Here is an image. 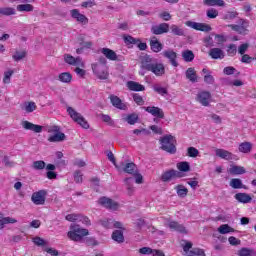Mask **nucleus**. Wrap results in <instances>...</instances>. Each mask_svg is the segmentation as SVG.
I'll list each match as a JSON object with an SVG mask.
<instances>
[{
  "instance_id": "32",
  "label": "nucleus",
  "mask_w": 256,
  "mask_h": 256,
  "mask_svg": "<svg viewBox=\"0 0 256 256\" xmlns=\"http://www.w3.org/2000/svg\"><path fill=\"white\" fill-rule=\"evenodd\" d=\"M230 187H232V189H247V187L243 185V181L239 178H232L230 180Z\"/></svg>"
},
{
  "instance_id": "38",
  "label": "nucleus",
  "mask_w": 256,
  "mask_h": 256,
  "mask_svg": "<svg viewBox=\"0 0 256 256\" xmlns=\"http://www.w3.org/2000/svg\"><path fill=\"white\" fill-rule=\"evenodd\" d=\"M176 167L178 171H182L183 173H189V171H191V165L189 162H179Z\"/></svg>"
},
{
  "instance_id": "51",
  "label": "nucleus",
  "mask_w": 256,
  "mask_h": 256,
  "mask_svg": "<svg viewBox=\"0 0 256 256\" xmlns=\"http://www.w3.org/2000/svg\"><path fill=\"white\" fill-rule=\"evenodd\" d=\"M0 15H15V9L11 7L0 8Z\"/></svg>"
},
{
  "instance_id": "35",
  "label": "nucleus",
  "mask_w": 256,
  "mask_h": 256,
  "mask_svg": "<svg viewBox=\"0 0 256 256\" xmlns=\"http://www.w3.org/2000/svg\"><path fill=\"white\" fill-rule=\"evenodd\" d=\"M204 5L208 7H223L225 2L223 0H204Z\"/></svg>"
},
{
  "instance_id": "19",
  "label": "nucleus",
  "mask_w": 256,
  "mask_h": 256,
  "mask_svg": "<svg viewBox=\"0 0 256 256\" xmlns=\"http://www.w3.org/2000/svg\"><path fill=\"white\" fill-rule=\"evenodd\" d=\"M177 177H181V173L172 169L164 172L161 176V180L164 181V183H167L168 181H171V179H175Z\"/></svg>"
},
{
  "instance_id": "13",
  "label": "nucleus",
  "mask_w": 256,
  "mask_h": 256,
  "mask_svg": "<svg viewBox=\"0 0 256 256\" xmlns=\"http://www.w3.org/2000/svg\"><path fill=\"white\" fill-rule=\"evenodd\" d=\"M47 196V191L39 190L34 192L31 196V201L34 205H45V197Z\"/></svg>"
},
{
  "instance_id": "55",
  "label": "nucleus",
  "mask_w": 256,
  "mask_h": 256,
  "mask_svg": "<svg viewBox=\"0 0 256 256\" xmlns=\"http://www.w3.org/2000/svg\"><path fill=\"white\" fill-rule=\"evenodd\" d=\"M210 119L215 123L216 125H221L223 123V120L221 119V116L213 113L209 115Z\"/></svg>"
},
{
  "instance_id": "3",
  "label": "nucleus",
  "mask_w": 256,
  "mask_h": 256,
  "mask_svg": "<svg viewBox=\"0 0 256 256\" xmlns=\"http://www.w3.org/2000/svg\"><path fill=\"white\" fill-rule=\"evenodd\" d=\"M71 231L68 232V237L71 241L80 242L83 241V237L89 235V230L79 227L77 224L70 226Z\"/></svg>"
},
{
  "instance_id": "9",
  "label": "nucleus",
  "mask_w": 256,
  "mask_h": 256,
  "mask_svg": "<svg viewBox=\"0 0 256 256\" xmlns=\"http://www.w3.org/2000/svg\"><path fill=\"white\" fill-rule=\"evenodd\" d=\"M211 92L209 91H200L196 95V101L197 103H200L202 107H209L211 105Z\"/></svg>"
},
{
  "instance_id": "57",
  "label": "nucleus",
  "mask_w": 256,
  "mask_h": 256,
  "mask_svg": "<svg viewBox=\"0 0 256 256\" xmlns=\"http://www.w3.org/2000/svg\"><path fill=\"white\" fill-rule=\"evenodd\" d=\"M102 227H105V229H112L113 227V219H104L101 221Z\"/></svg>"
},
{
  "instance_id": "44",
  "label": "nucleus",
  "mask_w": 256,
  "mask_h": 256,
  "mask_svg": "<svg viewBox=\"0 0 256 256\" xmlns=\"http://www.w3.org/2000/svg\"><path fill=\"white\" fill-rule=\"evenodd\" d=\"M46 163L43 160L34 161L32 164V168L36 171H41L46 167Z\"/></svg>"
},
{
  "instance_id": "52",
  "label": "nucleus",
  "mask_w": 256,
  "mask_h": 256,
  "mask_svg": "<svg viewBox=\"0 0 256 256\" xmlns=\"http://www.w3.org/2000/svg\"><path fill=\"white\" fill-rule=\"evenodd\" d=\"M101 119L104 123H107V125H110V127H113V125H115V121H113V119H111V116L109 115L102 114Z\"/></svg>"
},
{
  "instance_id": "31",
  "label": "nucleus",
  "mask_w": 256,
  "mask_h": 256,
  "mask_svg": "<svg viewBox=\"0 0 256 256\" xmlns=\"http://www.w3.org/2000/svg\"><path fill=\"white\" fill-rule=\"evenodd\" d=\"M186 79H189L191 83H197V71H195V68L186 70Z\"/></svg>"
},
{
  "instance_id": "14",
  "label": "nucleus",
  "mask_w": 256,
  "mask_h": 256,
  "mask_svg": "<svg viewBox=\"0 0 256 256\" xmlns=\"http://www.w3.org/2000/svg\"><path fill=\"white\" fill-rule=\"evenodd\" d=\"M165 226L168 227L171 231H177L178 233H184L187 235V228L180 224L177 221L167 220Z\"/></svg>"
},
{
  "instance_id": "62",
  "label": "nucleus",
  "mask_w": 256,
  "mask_h": 256,
  "mask_svg": "<svg viewBox=\"0 0 256 256\" xmlns=\"http://www.w3.org/2000/svg\"><path fill=\"white\" fill-rule=\"evenodd\" d=\"M78 221H80V223H83V225H86V227H89V225H91V220L87 216L80 215Z\"/></svg>"
},
{
  "instance_id": "2",
  "label": "nucleus",
  "mask_w": 256,
  "mask_h": 256,
  "mask_svg": "<svg viewBox=\"0 0 256 256\" xmlns=\"http://www.w3.org/2000/svg\"><path fill=\"white\" fill-rule=\"evenodd\" d=\"M64 61L68 65H73L75 68V73L78 75V77H85L86 71L85 69V62L83 61V58L81 57H73L71 54H65L64 55Z\"/></svg>"
},
{
  "instance_id": "22",
  "label": "nucleus",
  "mask_w": 256,
  "mask_h": 256,
  "mask_svg": "<svg viewBox=\"0 0 256 256\" xmlns=\"http://www.w3.org/2000/svg\"><path fill=\"white\" fill-rule=\"evenodd\" d=\"M216 157H220V159H225L226 161H231L233 159V153L225 150L218 148L215 150Z\"/></svg>"
},
{
  "instance_id": "20",
  "label": "nucleus",
  "mask_w": 256,
  "mask_h": 256,
  "mask_svg": "<svg viewBox=\"0 0 256 256\" xmlns=\"http://www.w3.org/2000/svg\"><path fill=\"white\" fill-rule=\"evenodd\" d=\"M22 127L23 129H26L27 131H33L34 133H41L43 131V126L33 124L29 121H23Z\"/></svg>"
},
{
  "instance_id": "46",
  "label": "nucleus",
  "mask_w": 256,
  "mask_h": 256,
  "mask_svg": "<svg viewBox=\"0 0 256 256\" xmlns=\"http://www.w3.org/2000/svg\"><path fill=\"white\" fill-rule=\"evenodd\" d=\"M139 119V116L135 113L133 114H129L126 118L125 121H127V123H129V125H135V123H137Z\"/></svg>"
},
{
  "instance_id": "28",
  "label": "nucleus",
  "mask_w": 256,
  "mask_h": 256,
  "mask_svg": "<svg viewBox=\"0 0 256 256\" xmlns=\"http://www.w3.org/2000/svg\"><path fill=\"white\" fill-rule=\"evenodd\" d=\"M240 153H250L253 151V144L251 142H242L238 146Z\"/></svg>"
},
{
  "instance_id": "16",
  "label": "nucleus",
  "mask_w": 256,
  "mask_h": 256,
  "mask_svg": "<svg viewBox=\"0 0 256 256\" xmlns=\"http://www.w3.org/2000/svg\"><path fill=\"white\" fill-rule=\"evenodd\" d=\"M70 15L72 19H75L78 23H82V25H87V23H89L87 16L81 14L78 9H72Z\"/></svg>"
},
{
  "instance_id": "11",
  "label": "nucleus",
  "mask_w": 256,
  "mask_h": 256,
  "mask_svg": "<svg viewBox=\"0 0 256 256\" xmlns=\"http://www.w3.org/2000/svg\"><path fill=\"white\" fill-rule=\"evenodd\" d=\"M185 25L196 31H203L204 33H209L211 31V26L205 23H199L194 21H186Z\"/></svg>"
},
{
  "instance_id": "29",
  "label": "nucleus",
  "mask_w": 256,
  "mask_h": 256,
  "mask_svg": "<svg viewBox=\"0 0 256 256\" xmlns=\"http://www.w3.org/2000/svg\"><path fill=\"white\" fill-rule=\"evenodd\" d=\"M78 44L82 46L83 49H91L93 47V42L91 41H85V35L80 34L78 36Z\"/></svg>"
},
{
  "instance_id": "60",
  "label": "nucleus",
  "mask_w": 256,
  "mask_h": 256,
  "mask_svg": "<svg viewBox=\"0 0 256 256\" xmlns=\"http://www.w3.org/2000/svg\"><path fill=\"white\" fill-rule=\"evenodd\" d=\"M249 49V44L244 43L238 47V53L240 55H245L247 53V50Z\"/></svg>"
},
{
  "instance_id": "21",
  "label": "nucleus",
  "mask_w": 256,
  "mask_h": 256,
  "mask_svg": "<svg viewBox=\"0 0 256 256\" xmlns=\"http://www.w3.org/2000/svg\"><path fill=\"white\" fill-rule=\"evenodd\" d=\"M109 99L113 107H116V109H120L121 111H126L127 104L123 103V101H121L119 97L115 95H110Z\"/></svg>"
},
{
  "instance_id": "27",
  "label": "nucleus",
  "mask_w": 256,
  "mask_h": 256,
  "mask_svg": "<svg viewBox=\"0 0 256 256\" xmlns=\"http://www.w3.org/2000/svg\"><path fill=\"white\" fill-rule=\"evenodd\" d=\"M126 85L130 91H145V86L139 84V82L128 81Z\"/></svg>"
},
{
  "instance_id": "8",
  "label": "nucleus",
  "mask_w": 256,
  "mask_h": 256,
  "mask_svg": "<svg viewBox=\"0 0 256 256\" xmlns=\"http://www.w3.org/2000/svg\"><path fill=\"white\" fill-rule=\"evenodd\" d=\"M183 252L186 256H205V251L203 249L193 248V243L191 242H185Z\"/></svg>"
},
{
  "instance_id": "26",
  "label": "nucleus",
  "mask_w": 256,
  "mask_h": 256,
  "mask_svg": "<svg viewBox=\"0 0 256 256\" xmlns=\"http://www.w3.org/2000/svg\"><path fill=\"white\" fill-rule=\"evenodd\" d=\"M209 55L212 59H224L225 58V52L221 48H212L209 51Z\"/></svg>"
},
{
  "instance_id": "58",
  "label": "nucleus",
  "mask_w": 256,
  "mask_h": 256,
  "mask_svg": "<svg viewBox=\"0 0 256 256\" xmlns=\"http://www.w3.org/2000/svg\"><path fill=\"white\" fill-rule=\"evenodd\" d=\"M153 89L158 95H167V88H163L161 86H153Z\"/></svg>"
},
{
  "instance_id": "56",
  "label": "nucleus",
  "mask_w": 256,
  "mask_h": 256,
  "mask_svg": "<svg viewBox=\"0 0 256 256\" xmlns=\"http://www.w3.org/2000/svg\"><path fill=\"white\" fill-rule=\"evenodd\" d=\"M206 15L209 19H216L219 16V11L212 8L207 10Z\"/></svg>"
},
{
  "instance_id": "40",
  "label": "nucleus",
  "mask_w": 256,
  "mask_h": 256,
  "mask_svg": "<svg viewBox=\"0 0 256 256\" xmlns=\"http://www.w3.org/2000/svg\"><path fill=\"white\" fill-rule=\"evenodd\" d=\"M123 171L125 173H129L130 175H133V173H135L137 171V165H135V163H133V162L127 163L124 166Z\"/></svg>"
},
{
  "instance_id": "6",
  "label": "nucleus",
  "mask_w": 256,
  "mask_h": 256,
  "mask_svg": "<svg viewBox=\"0 0 256 256\" xmlns=\"http://www.w3.org/2000/svg\"><path fill=\"white\" fill-rule=\"evenodd\" d=\"M92 70L97 79H101L103 81L109 79V70L107 69V65L97 62L92 64Z\"/></svg>"
},
{
  "instance_id": "7",
  "label": "nucleus",
  "mask_w": 256,
  "mask_h": 256,
  "mask_svg": "<svg viewBox=\"0 0 256 256\" xmlns=\"http://www.w3.org/2000/svg\"><path fill=\"white\" fill-rule=\"evenodd\" d=\"M67 112L70 115L71 119H73L75 123H78L80 127H82L83 129H89V123L86 122L85 118L77 111H75V109L68 107Z\"/></svg>"
},
{
  "instance_id": "48",
  "label": "nucleus",
  "mask_w": 256,
  "mask_h": 256,
  "mask_svg": "<svg viewBox=\"0 0 256 256\" xmlns=\"http://www.w3.org/2000/svg\"><path fill=\"white\" fill-rule=\"evenodd\" d=\"M32 241H33V243L35 244V245H37V247H45V246H47V241H45L43 238H41V237H38V236H36V237H34L33 239H32Z\"/></svg>"
},
{
  "instance_id": "47",
  "label": "nucleus",
  "mask_w": 256,
  "mask_h": 256,
  "mask_svg": "<svg viewBox=\"0 0 256 256\" xmlns=\"http://www.w3.org/2000/svg\"><path fill=\"white\" fill-rule=\"evenodd\" d=\"M131 182H132L131 178H126L125 179L126 189H127L128 195H133V193L135 191V188L133 187V184Z\"/></svg>"
},
{
  "instance_id": "30",
  "label": "nucleus",
  "mask_w": 256,
  "mask_h": 256,
  "mask_svg": "<svg viewBox=\"0 0 256 256\" xmlns=\"http://www.w3.org/2000/svg\"><path fill=\"white\" fill-rule=\"evenodd\" d=\"M170 30L172 35H176L177 37L185 36V30H183V28H181L180 26H177L176 24H172L170 26Z\"/></svg>"
},
{
  "instance_id": "24",
  "label": "nucleus",
  "mask_w": 256,
  "mask_h": 256,
  "mask_svg": "<svg viewBox=\"0 0 256 256\" xmlns=\"http://www.w3.org/2000/svg\"><path fill=\"white\" fill-rule=\"evenodd\" d=\"M234 197L236 201H238L239 203L247 204L253 201V198L251 197V195L247 193H237Z\"/></svg>"
},
{
  "instance_id": "4",
  "label": "nucleus",
  "mask_w": 256,
  "mask_h": 256,
  "mask_svg": "<svg viewBox=\"0 0 256 256\" xmlns=\"http://www.w3.org/2000/svg\"><path fill=\"white\" fill-rule=\"evenodd\" d=\"M48 133L50 136L48 137V141L50 143H61L67 139L65 133L61 132V128L59 126H50L48 128Z\"/></svg>"
},
{
  "instance_id": "50",
  "label": "nucleus",
  "mask_w": 256,
  "mask_h": 256,
  "mask_svg": "<svg viewBox=\"0 0 256 256\" xmlns=\"http://www.w3.org/2000/svg\"><path fill=\"white\" fill-rule=\"evenodd\" d=\"M187 155L188 157H192V158L199 157V150L195 147H189L187 149Z\"/></svg>"
},
{
  "instance_id": "17",
  "label": "nucleus",
  "mask_w": 256,
  "mask_h": 256,
  "mask_svg": "<svg viewBox=\"0 0 256 256\" xmlns=\"http://www.w3.org/2000/svg\"><path fill=\"white\" fill-rule=\"evenodd\" d=\"M144 110L147 113H150V115H153V117H158V119H165V113L163 112V109L155 106H148L145 107Z\"/></svg>"
},
{
  "instance_id": "15",
  "label": "nucleus",
  "mask_w": 256,
  "mask_h": 256,
  "mask_svg": "<svg viewBox=\"0 0 256 256\" xmlns=\"http://www.w3.org/2000/svg\"><path fill=\"white\" fill-rule=\"evenodd\" d=\"M162 55L165 57V59L169 60V62L173 67H179V63L177 62V52L171 49H168V50H164L162 52Z\"/></svg>"
},
{
  "instance_id": "34",
  "label": "nucleus",
  "mask_w": 256,
  "mask_h": 256,
  "mask_svg": "<svg viewBox=\"0 0 256 256\" xmlns=\"http://www.w3.org/2000/svg\"><path fill=\"white\" fill-rule=\"evenodd\" d=\"M112 239L113 241H116V243H123L125 241V237L123 236V231L115 230L112 233Z\"/></svg>"
},
{
  "instance_id": "63",
  "label": "nucleus",
  "mask_w": 256,
  "mask_h": 256,
  "mask_svg": "<svg viewBox=\"0 0 256 256\" xmlns=\"http://www.w3.org/2000/svg\"><path fill=\"white\" fill-rule=\"evenodd\" d=\"M133 99H134L135 103H137V105H144V103H145V100H143V97H141V95H139V94H134Z\"/></svg>"
},
{
  "instance_id": "10",
  "label": "nucleus",
  "mask_w": 256,
  "mask_h": 256,
  "mask_svg": "<svg viewBox=\"0 0 256 256\" xmlns=\"http://www.w3.org/2000/svg\"><path fill=\"white\" fill-rule=\"evenodd\" d=\"M100 53H102V55L109 61H125V57L117 55L115 51L109 48H101Z\"/></svg>"
},
{
  "instance_id": "37",
  "label": "nucleus",
  "mask_w": 256,
  "mask_h": 256,
  "mask_svg": "<svg viewBox=\"0 0 256 256\" xmlns=\"http://www.w3.org/2000/svg\"><path fill=\"white\" fill-rule=\"evenodd\" d=\"M22 109L26 111V113H33V111L37 110V104H35V102H25Z\"/></svg>"
},
{
  "instance_id": "49",
  "label": "nucleus",
  "mask_w": 256,
  "mask_h": 256,
  "mask_svg": "<svg viewBox=\"0 0 256 256\" xmlns=\"http://www.w3.org/2000/svg\"><path fill=\"white\" fill-rule=\"evenodd\" d=\"M227 54L229 57H235L237 55V45L230 44L227 49Z\"/></svg>"
},
{
  "instance_id": "33",
  "label": "nucleus",
  "mask_w": 256,
  "mask_h": 256,
  "mask_svg": "<svg viewBox=\"0 0 256 256\" xmlns=\"http://www.w3.org/2000/svg\"><path fill=\"white\" fill-rule=\"evenodd\" d=\"M235 229L231 228L229 224H222L218 227V233L221 235H227V233H234Z\"/></svg>"
},
{
  "instance_id": "45",
  "label": "nucleus",
  "mask_w": 256,
  "mask_h": 256,
  "mask_svg": "<svg viewBox=\"0 0 256 256\" xmlns=\"http://www.w3.org/2000/svg\"><path fill=\"white\" fill-rule=\"evenodd\" d=\"M17 11H20V12H26V13H29L31 11H33V5L31 4H19L17 6Z\"/></svg>"
},
{
  "instance_id": "5",
  "label": "nucleus",
  "mask_w": 256,
  "mask_h": 256,
  "mask_svg": "<svg viewBox=\"0 0 256 256\" xmlns=\"http://www.w3.org/2000/svg\"><path fill=\"white\" fill-rule=\"evenodd\" d=\"M161 143V149H163V151H166L167 153H176L177 148L175 147V137H173L172 135H166L163 138H161L160 140Z\"/></svg>"
},
{
  "instance_id": "41",
  "label": "nucleus",
  "mask_w": 256,
  "mask_h": 256,
  "mask_svg": "<svg viewBox=\"0 0 256 256\" xmlns=\"http://www.w3.org/2000/svg\"><path fill=\"white\" fill-rule=\"evenodd\" d=\"M231 175H243L245 173V168L242 166H232L229 169Z\"/></svg>"
},
{
  "instance_id": "36",
  "label": "nucleus",
  "mask_w": 256,
  "mask_h": 256,
  "mask_svg": "<svg viewBox=\"0 0 256 256\" xmlns=\"http://www.w3.org/2000/svg\"><path fill=\"white\" fill-rule=\"evenodd\" d=\"M182 59H184L186 63H191V61L195 59V54L191 50H185L182 52Z\"/></svg>"
},
{
  "instance_id": "53",
  "label": "nucleus",
  "mask_w": 256,
  "mask_h": 256,
  "mask_svg": "<svg viewBox=\"0 0 256 256\" xmlns=\"http://www.w3.org/2000/svg\"><path fill=\"white\" fill-rule=\"evenodd\" d=\"M12 57L14 61H21L22 59H25V57H27V53L25 51L16 52Z\"/></svg>"
},
{
  "instance_id": "54",
  "label": "nucleus",
  "mask_w": 256,
  "mask_h": 256,
  "mask_svg": "<svg viewBox=\"0 0 256 256\" xmlns=\"http://www.w3.org/2000/svg\"><path fill=\"white\" fill-rule=\"evenodd\" d=\"M13 70H8L4 73L3 83L9 84L11 83V77L13 76Z\"/></svg>"
},
{
  "instance_id": "64",
  "label": "nucleus",
  "mask_w": 256,
  "mask_h": 256,
  "mask_svg": "<svg viewBox=\"0 0 256 256\" xmlns=\"http://www.w3.org/2000/svg\"><path fill=\"white\" fill-rule=\"evenodd\" d=\"M237 15H239V13H237V12H227L224 15L223 19H225V20L235 19L237 17Z\"/></svg>"
},
{
  "instance_id": "1",
  "label": "nucleus",
  "mask_w": 256,
  "mask_h": 256,
  "mask_svg": "<svg viewBox=\"0 0 256 256\" xmlns=\"http://www.w3.org/2000/svg\"><path fill=\"white\" fill-rule=\"evenodd\" d=\"M140 67L145 71H150V73H153L156 77H163V74L165 73V65L163 63L155 62L149 55L141 57Z\"/></svg>"
},
{
  "instance_id": "39",
  "label": "nucleus",
  "mask_w": 256,
  "mask_h": 256,
  "mask_svg": "<svg viewBox=\"0 0 256 256\" xmlns=\"http://www.w3.org/2000/svg\"><path fill=\"white\" fill-rule=\"evenodd\" d=\"M58 79L61 83H71L73 76L69 72H63L58 76Z\"/></svg>"
},
{
  "instance_id": "23",
  "label": "nucleus",
  "mask_w": 256,
  "mask_h": 256,
  "mask_svg": "<svg viewBox=\"0 0 256 256\" xmlns=\"http://www.w3.org/2000/svg\"><path fill=\"white\" fill-rule=\"evenodd\" d=\"M238 33L239 35H247L249 33V20L247 19L239 20Z\"/></svg>"
},
{
  "instance_id": "25",
  "label": "nucleus",
  "mask_w": 256,
  "mask_h": 256,
  "mask_svg": "<svg viewBox=\"0 0 256 256\" xmlns=\"http://www.w3.org/2000/svg\"><path fill=\"white\" fill-rule=\"evenodd\" d=\"M150 47L154 53H159L163 51V44H161V42H159L156 37H153L150 40Z\"/></svg>"
},
{
  "instance_id": "61",
  "label": "nucleus",
  "mask_w": 256,
  "mask_h": 256,
  "mask_svg": "<svg viewBox=\"0 0 256 256\" xmlns=\"http://www.w3.org/2000/svg\"><path fill=\"white\" fill-rule=\"evenodd\" d=\"M160 19H163V21H171L172 16L169 12L164 11L159 14Z\"/></svg>"
},
{
  "instance_id": "12",
  "label": "nucleus",
  "mask_w": 256,
  "mask_h": 256,
  "mask_svg": "<svg viewBox=\"0 0 256 256\" xmlns=\"http://www.w3.org/2000/svg\"><path fill=\"white\" fill-rule=\"evenodd\" d=\"M98 203L102 205V207H105L106 209H110L111 211H117V209H119L120 207L119 203L107 197L100 198L98 200Z\"/></svg>"
},
{
  "instance_id": "18",
  "label": "nucleus",
  "mask_w": 256,
  "mask_h": 256,
  "mask_svg": "<svg viewBox=\"0 0 256 256\" xmlns=\"http://www.w3.org/2000/svg\"><path fill=\"white\" fill-rule=\"evenodd\" d=\"M151 32L154 35H163V33H169V24L168 23H161L159 25L153 26L151 28Z\"/></svg>"
},
{
  "instance_id": "43",
  "label": "nucleus",
  "mask_w": 256,
  "mask_h": 256,
  "mask_svg": "<svg viewBox=\"0 0 256 256\" xmlns=\"http://www.w3.org/2000/svg\"><path fill=\"white\" fill-rule=\"evenodd\" d=\"M239 256H256L255 250L251 248H242L238 251Z\"/></svg>"
},
{
  "instance_id": "59",
  "label": "nucleus",
  "mask_w": 256,
  "mask_h": 256,
  "mask_svg": "<svg viewBox=\"0 0 256 256\" xmlns=\"http://www.w3.org/2000/svg\"><path fill=\"white\" fill-rule=\"evenodd\" d=\"M80 215L81 214H68L66 215V221H70L71 223L79 221Z\"/></svg>"
},
{
  "instance_id": "42",
  "label": "nucleus",
  "mask_w": 256,
  "mask_h": 256,
  "mask_svg": "<svg viewBox=\"0 0 256 256\" xmlns=\"http://www.w3.org/2000/svg\"><path fill=\"white\" fill-rule=\"evenodd\" d=\"M176 192L178 197H181L182 199L187 197V194L189 193V190L185 188L183 185L176 186Z\"/></svg>"
}]
</instances>
